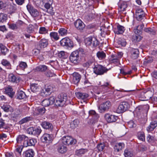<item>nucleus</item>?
I'll use <instances>...</instances> for the list:
<instances>
[{
    "instance_id": "5701e85b",
    "label": "nucleus",
    "mask_w": 157,
    "mask_h": 157,
    "mask_svg": "<svg viewBox=\"0 0 157 157\" xmlns=\"http://www.w3.org/2000/svg\"><path fill=\"white\" fill-rule=\"evenodd\" d=\"M45 110L44 107L36 108L34 111V115L35 116L42 115L45 113Z\"/></svg>"
},
{
    "instance_id": "4c0bfd02",
    "label": "nucleus",
    "mask_w": 157,
    "mask_h": 157,
    "mask_svg": "<svg viewBox=\"0 0 157 157\" xmlns=\"http://www.w3.org/2000/svg\"><path fill=\"white\" fill-rule=\"evenodd\" d=\"M79 123L78 120L75 119L71 123L70 127L71 128L74 129L78 126Z\"/></svg>"
},
{
    "instance_id": "69168bd1",
    "label": "nucleus",
    "mask_w": 157,
    "mask_h": 157,
    "mask_svg": "<svg viewBox=\"0 0 157 157\" xmlns=\"http://www.w3.org/2000/svg\"><path fill=\"white\" fill-rule=\"evenodd\" d=\"M105 147V144L104 143H101L98 144L97 146V148L99 151H102Z\"/></svg>"
},
{
    "instance_id": "c85d7f7f",
    "label": "nucleus",
    "mask_w": 157,
    "mask_h": 157,
    "mask_svg": "<svg viewBox=\"0 0 157 157\" xmlns=\"http://www.w3.org/2000/svg\"><path fill=\"white\" fill-rule=\"evenodd\" d=\"M124 30V27L119 25L117 26L116 29H115L114 30V32L117 34H120L122 33Z\"/></svg>"
},
{
    "instance_id": "393cba45",
    "label": "nucleus",
    "mask_w": 157,
    "mask_h": 157,
    "mask_svg": "<svg viewBox=\"0 0 157 157\" xmlns=\"http://www.w3.org/2000/svg\"><path fill=\"white\" fill-rule=\"evenodd\" d=\"M81 76L78 73H75L73 74V82L76 85H77L79 82L81 78Z\"/></svg>"
},
{
    "instance_id": "f704fd0d",
    "label": "nucleus",
    "mask_w": 157,
    "mask_h": 157,
    "mask_svg": "<svg viewBox=\"0 0 157 157\" xmlns=\"http://www.w3.org/2000/svg\"><path fill=\"white\" fill-rule=\"evenodd\" d=\"M57 150L59 152L63 154L67 151V148L63 144L59 145L57 147Z\"/></svg>"
},
{
    "instance_id": "de8ad7c7",
    "label": "nucleus",
    "mask_w": 157,
    "mask_h": 157,
    "mask_svg": "<svg viewBox=\"0 0 157 157\" xmlns=\"http://www.w3.org/2000/svg\"><path fill=\"white\" fill-rule=\"evenodd\" d=\"M32 118L30 117H26L24 118H23L21 121H19V123L20 124H22L23 123H26L32 120Z\"/></svg>"
},
{
    "instance_id": "ea45409f",
    "label": "nucleus",
    "mask_w": 157,
    "mask_h": 157,
    "mask_svg": "<svg viewBox=\"0 0 157 157\" xmlns=\"http://www.w3.org/2000/svg\"><path fill=\"white\" fill-rule=\"evenodd\" d=\"M52 3H50V2H46L44 4V6L45 8L47 10V12L50 13L51 15H53L54 14V13L53 11H50L48 9H49L51 6Z\"/></svg>"
},
{
    "instance_id": "72a5a7b5",
    "label": "nucleus",
    "mask_w": 157,
    "mask_h": 157,
    "mask_svg": "<svg viewBox=\"0 0 157 157\" xmlns=\"http://www.w3.org/2000/svg\"><path fill=\"white\" fill-rule=\"evenodd\" d=\"M48 70V67L45 65H42L37 67L35 70L36 71L40 72H44Z\"/></svg>"
},
{
    "instance_id": "f257e3e1",
    "label": "nucleus",
    "mask_w": 157,
    "mask_h": 157,
    "mask_svg": "<svg viewBox=\"0 0 157 157\" xmlns=\"http://www.w3.org/2000/svg\"><path fill=\"white\" fill-rule=\"evenodd\" d=\"M153 95V90L151 88H148L141 91L139 95V97L141 100H147L151 98Z\"/></svg>"
},
{
    "instance_id": "ddd939ff",
    "label": "nucleus",
    "mask_w": 157,
    "mask_h": 157,
    "mask_svg": "<svg viewBox=\"0 0 157 157\" xmlns=\"http://www.w3.org/2000/svg\"><path fill=\"white\" fill-rule=\"evenodd\" d=\"M52 86L51 85H46L44 89H42L41 93V96H46L49 94V93L51 92L53 89Z\"/></svg>"
},
{
    "instance_id": "5fc2aeb1",
    "label": "nucleus",
    "mask_w": 157,
    "mask_h": 157,
    "mask_svg": "<svg viewBox=\"0 0 157 157\" xmlns=\"http://www.w3.org/2000/svg\"><path fill=\"white\" fill-rule=\"evenodd\" d=\"M124 155L125 157H132L133 153L128 149H125L124 151Z\"/></svg>"
},
{
    "instance_id": "680f3d73",
    "label": "nucleus",
    "mask_w": 157,
    "mask_h": 157,
    "mask_svg": "<svg viewBox=\"0 0 157 157\" xmlns=\"http://www.w3.org/2000/svg\"><path fill=\"white\" fill-rule=\"evenodd\" d=\"M34 27L31 24L29 25L27 28V31L29 33H33L34 32Z\"/></svg>"
},
{
    "instance_id": "3c124183",
    "label": "nucleus",
    "mask_w": 157,
    "mask_h": 157,
    "mask_svg": "<svg viewBox=\"0 0 157 157\" xmlns=\"http://www.w3.org/2000/svg\"><path fill=\"white\" fill-rule=\"evenodd\" d=\"M144 30L145 32L151 35H154L155 33V30L150 28H145Z\"/></svg>"
},
{
    "instance_id": "2eb2a0df",
    "label": "nucleus",
    "mask_w": 157,
    "mask_h": 157,
    "mask_svg": "<svg viewBox=\"0 0 157 157\" xmlns=\"http://www.w3.org/2000/svg\"><path fill=\"white\" fill-rule=\"evenodd\" d=\"M136 19L140 21L145 17V14L142 9H138L136 10Z\"/></svg>"
},
{
    "instance_id": "b1692460",
    "label": "nucleus",
    "mask_w": 157,
    "mask_h": 157,
    "mask_svg": "<svg viewBox=\"0 0 157 157\" xmlns=\"http://www.w3.org/2000/svg\"><path fill=\"white\" fill-rule=\"evenodd\" d=\"M35 155V152L32 149H29L24 152L23 154L24 157H33Z\"/></svg>"
},
{
    "instance_id": "412c9836",
    "label": "nucleus",
    "mask_w": 157,
    "mask_h": 157,
    "mask_svg": "<svg viewBox=\"0 0 157 157\" xmlns=\"http://www.w3.org/2000/svg\"><path fill=\"white\" fill-rule=\"evenodd\" d=\"M5 92L11 98H12L15 95V92L13 91L12 88L10 86L5 88Z\"/></svg>"
},
{
    "instance_id": "e433bc0d",
    "label": "nucleus",
    "mask_w": 157,
    "mask_h": 157,
    "mask_svg": "<svg viewBox=\"0 0 157 157\" xmlns=\"http://www.w3.org/2000/svg\"><path fill=\"white\" fill-rule=\"evenodd\" d=\"M30 88L32 91L34 93L38 92L40 90V86L36 84H32Z\"/></svg>"
},
{
    "instance_id": "603ef678",
    "label": "nucleus",
    "mask_w": 157,
    "mask_h": 157,
    "mask_svg": "<svg viewBox=\"0 0 157 157\" xmlns=\"http://www.w3.org/2000/svg\"><path fill=\"white\" fill-rule=\"evenodd\" d=\"M58 32L61 36H65L67 34V30L64 28H61L59 29Z\"/></svg>"
},
{
    "instance_id": "4be33fe9",
    "label": "nucleus",
    "mask_w": 157,
    "mask_h": 157,
    "mask_svg": "<svg viewBox=\"0 0 157 157\" xmlns=\"http://www.w3.org/2000/svg\"><path fill=\"white\" fill-rule=\"evenodd\" d=\"M48 45V40L45 38L41 39L39 41L38 45L41 48L46 47Z\"/></svg>"
},
{
    "instance_id": "0e129e2a",
    "label": "nucleus",
    "mask_w": 157,
    "mask_h": 157,
    "mask_svg": "<svg viewBox=\"0 0 157 157\" xmlns=\"http://www.w3.org/2000/svg\"><path fill=\"white\" fill-rule=\"evenodd\" d=\"M24 147L23 146V145L18 146L16 149V151L18 152L19 155H21V151Z\"/></svg>"
},
{
    "instance_id": "338daca9",
    "label": "nucleus",
    "mask_w": 157,
    "mask_h": 157,
    "mask_svg": "<svg viewBox=\"0 0 157 157\" xmlns=\"http://www.w3.org/2000/svg\"><path fill=\"white\" fill-rule=\"evenodd\" d=\"M139 149L142 151H146L147 149V147L145 145L143 144H140L138 145Z\"/></svg>"
},
{
    "instance_id": "4d7b16f0",
    "label": "nucleus",
    "mask_w": 157,
    "mask_h": 157,
    "mask_svg": "<svg viewBox=\"0 0 157 157\" xmlns=\"http://www.w3.org/2000/svg\"><path fill=\"white\" fill-rule=\"evenodd\" d=\"M48 30L44 27H41L40 28L39 33L41 34L48 33Z\"/></svg>"
},
{
    "instance_id": "58836bf2",
    "label": "nucleus",
    "mask_w": 157,
    "mask_h": 157,
    "mask_svg": "<svg viewBox=\"0 0 157 157\" xmlns=\"http://www.w3.org/2000/svg\"><path fill=\"white\" fill-rule=\"evenodd\" d=\"M99 117V116L98 114H96V115L93 116L92 119L90 120V124H94L98 121Z\"/></svg>"
},
{
    "instance_id": "13d9d810",
    "label": "nucleus",
    "mask_w": 157,
    "mask_h": 157,
    "mask_svg": "<svg viewBox=\"0 0 157 157\" xmlns=\"http://www.w3.org/2000/svg\"><path fill=\"white\" fill-rule=\"evenodd\" d=\"M75 51L78 53V55L79 57V56L81 57L84 56V55H85V52L82 48H79L78 50Z\"/></svg>"
},
{
    "instance_id": "7c9ffc66",
    "label": "nucleus",
    "mask_w": 157,
    "mask_h": 157,
    "mask_svg": "<svg viewBox=\"0 0 157 157\" xmlns=\"http://www.w3.org/2000/svg\"><path fill=\"white\" fill-rule=\"evenodd\" d=\"M95 60L94 58L91 56L90 57L89 59L87 62L83 64V66L85 67L88 68L92 64L94 61Z\"/></svg>"
},
{
    "instance_id": "6ab92c4d",
    "label": "nucleus",
    "mask_w": 157,
    "mask_h": 157,
    "mask_svg": "<svg viewBox=\"0 0 157 157\" xmlns=\"http://www.w3.org/2000/svg\"><path fill=\"white\" fill-rule=\"evenodd\" d=\"M147 140L148 142L152 145H155L157 143V140L155 136L148 135L147 137Z\"/></svg>"
},
{
    "instance_id": "0eeeda50",
    "label": "nucleus",
    "mask_w": 157,
    "mask_h": 157,
    "mask_svg": "<svg viewBox=\"0 0 157 157\" xmlns=\"http://www.w3.org/2000/svg\"><path fill=\"white\" fill-rule=\"evenodd\" d=\"M74 25L77 29L80 32H82L85 26L84 23L79 19H77L74 22Z\"/></svg>"
},
{
    "instance_id": "c756f323",
    "label": "nucleus",
    "mask_w": 157,
    "mask_h": 157,
    "mask_svg": "<svg viewBox=\"0 0 157 157\" xmlns=\"http://www.w3.org/2000/svg\"><path fill=\"white\" fill-rule=\"evenodd\" d=\"M109 60L111 63L118 64L119 62V59L117 57V55H112L109 58Z\"/></svg>"
},
{
    "instance_id": "bf43d9fd",
    "label": "nucleus",
    "mask_w": 157,
    "mask_h": 157,
    "mask_svg": "<svg viewBox=\"0 0 157 157\" xmlns=\"http://www.w3.org/2000/svg\"><path fill=\"white\" fill-rule=\"evenodd\" d=\"M41 131L42 130L40 127L37 128H34L33 135H39L41 133Z\"/></svg>"
},
{
    "instance_id": "37998d69",
    "label": "nucleus",
    "mask_w": 157,
    "mask_h": 157,
    "mask_svg": "<svg viewBox=\"0 0 157 157\" xmlns=\"http://www.w3.org/2000/svg\"><path fill=\"white\" fill-rule=\"evenodd\" d=\"M153 61V59L151 57H148L146 58L144 61V64L147 65L148 64L152 63Z\"/></svg>"
},
{
    "instance_id": "4468645a",
    "label": "nucleus",
    "mask_w": 157,
    "mask_h": 157,
    "mask_svg": "<svg viewBox=\"0 0 157 157\" xmlns=\"http://www.w3.org/2000/svg\"><path fill=\"white\" fill-rule=\"evenodd\" d=\"M105 118L108 122L112 123L116 121L118 119V117L114 115L106 113L105 114Z\"/></svg>"
},
{
    "instance_id": "423d86ee",
    "label": "nucleus",
    "mask_w": 157,
    "mask_h": 157,
    "mask_svg": "<svg viewBox=\"0 0 157 157\" xmlns=\"http://www.w3.org/2000/svg\"><path fill=\"white\" fill-rule=\"evenodd\" d=\"M111 106L110 102L106 101L101 104L98 107V109L100 113H104L107 111Z\"/></svg>"
},
{
    "instance_id": "79ce46f5",
    "label": "nucleus",
    "mask_w": 157,
    "mask_h": 157,
    "mask_svg": "<svg viewBox=\"0 0 157 157\" xmlns=\"http://www.w3.org/2000/svg\"><path fill=\"white\" fill-rule=\"evenodd\" d=\"M127 7V5L126 2H123L119 6V10L120 11H123L125 10Z\"/></svg>"
},
{
    "instance_id": "6e6d98bb",
    "label": "nucleus",
    "mask_w": 157,
    "mask_h": 157,
    "mask_svg": "<svg viewBox=\"0 0 157 157\" xmlns=\"http://www.w3.org/2000/svg\"><path fill=\"white\" fill-rule=\"evenodd\" d=\"M47 70V71L45 73V75L47 77H51L56 75L50 70L48 69Z\"/></svg>"
},
{
    "instance_id": "a878e982",
    "label": "nucleus",
    "mask_w": 157,
    "mask_h": 157,
    "mask_svg": "<svg viewBox=\"0 0 157 157\" xmlns=\"http://www.w3.org/2000/svg\"><path fill=\"white\" fill-rule=\"evenodd\" d=\"M157 126V121H152L150 125L147 128V130L148 132L153 131Z\"/></svg>"
},
{
    "instance_id": "052dcab7",
    "label": "nucleus",
    "mask_w": 157,
    "mask_h": 157,
    "mask_svg": "<svg viewBox=\"0 0 157 157\" xmlns=\"http://www.w3.org/2000/svg\"><path fill=\"white\" fill-rule=\"evenodd\" d=\"M41 105L43 106L46 107L49 106L50 105V104L49 100L48 99H45L42 101Z\"/></svg>"
},
{
    "instance_id": "774afa93",
    "label": "nucleus",
    "mask_w": 157,
    "mask_h": 157,
    "mask_svg": "<svg viewBox=\"0 0 157 157\" xmlns=\"http://www.w3.org/2000/svg\"><path fill=\"white\" fill-rule=\"evenodd\" d=\"M8 25L10 28L13 30L17 29L18 28L17 25L15 24L10 23Z\"/></svg>"
},
{
    "instance_id": "8fccbe9b",
    "label": "nucleus",
    "mask_w": 157,
    "mask_h": 157,
    "mask_svg": "<svg viewBox=\"0 0 157 157\" xmlns=\"http://www.w3.org/2000/svg\"><path fill=\"white\" fill-rule=\"evenodd\" d=\"M2 109L4 111L8 112L11 111L12 109V107L9 105H5L2 106Z\"/></svg>"
},
{
    "instance_id": "f3484780",
    "label": "nucleus",
    "mask_w": 157,
    "mask_h": 157,
    "mask_svg": "<svg viewBox=\"0 0 157 157\" xmlns=\"http://www.w3.org/2000/svg\"><path fill=\"white\" fill-rule=\"evenodd\" d=\"M8 80L11 82L17 83L20 81V78L13 74H10L8 76Z\"/></svg>"
},
{
    "instance_id": "9d476101",
    "label": "nucleus",
    "mask_w": 157,
    "mask_h": 157,
    "mask_svg": "<svg viewBox=\"0 0 157 157\" xmlns=\"http://www.w3.org/2000/svg\"><path fill=\"white\" fill-rule=\"evenodd\" d=\"M70 59L71 62L75 63H78L79 62V57L76 51H74L71 53L70 56Z\"/></svg>"
},
{
    "instance_id": "a18cd8bd",
    "label": "nucleus",
    "mask_w": 157,
    "mask_h": 157,
    "mask_svg": "<svg viewBox=\"0 0 157 157\" xmlns=\"http://www.w3.org/2000/svg\"><path fill=\"white\" fill-rule=\"evenodd\" d=\"M137 136L138 138L142 141L145 140V135L144 132H139L137 133Z\"/></svg>"
},
{
    "instance_id": "c9c22d12",
    "label": "nucleus",
    "mask_w": 157,
    "mask_h": 157,
    "mask_svg": "<svg viewBox=\"0 0 157 157\" xmlns=\"http://www.w3.org/2000/svg\"><path fill=\"white\" fill-rule=\"evenodd\" d=\"M1 63L7 69H11V65L10 63V62L7 60L5 59H2L1 61Z\"/></svg>"
},
{
    "instance_id": "9b49d317",
    "label": "nucleus",
    "mask_w": 157,
    "mask_h": 157,
    "mask_svg": "<svg viewBox=\"0 0 157 157\" xmlns=\"http://www.w3.org/2000/svg\"><path fill=\"white\" fill-rule=\"evenodd\" d=\"M37 143L36 140L33 138L29 139L27 136V140L24 143V147H27L28 146H34Z\"/></svg>"
},
{
    "instance_id": "20e7f679",
    "label": "nucleus",
    "mask_w": 157,
    "mask_h": 157,
    "mask_svg": "<svg viewBox=\"0 0 157 157\" xmlns=\"http://www.w3.org/2000/svg\"><path fill=\"white\" fill-rule=\"evenodd\" d=\"M67 99V96L66 94H61L59 95L56 100L55 105L56 106H62L65 104Z\"/></svg>"
},
{
    "instance_id": "864d4df0",
    "label": "nucleus",
    "mask_w": 157,
    "mask_h": 157,
    "mask_svg": "<svg viewBox=\"0 0 157 157\" xmlns=\"http://www.w3.org/2000/svg\"><path fill=\"white\" fill-rule=\"evenodd\" d=\"M0 49L2 54L4 55H5L8 51L6 47L2 45L0 46Z\"/></svg>"
},
{
    "instance_id": "6e6552de",
    "label": "nucleus",
    "mask_w": 157,
    "mask_h": 157,
    "mask_svg": "<svg viewBox=\"0 0 157 157\" xmlns=\"http://www.w3.org/2000/svg\"><path fill=\"white\" fill-rule=\"evenodd\" d=\"M26 7L28 11L32 17H36L39 15V13L38 10L34 8L31 5L28 4Z\"/></svg>"
},
{
    "instance_id": "49530a36",
    "label": "nucleus",
    "mask_w": 157,
    "mask_h": 157,
    "mask_svg": "<svg viewBox=\"0 0 157 157\" xmlns=\"http://www.w3.org/2000/svg\"><path fill=\"white\" fill-rule=\"evenodd\" d=\"M7 19V17L6 14L2 13H0V22L6 21Z\"/></svg>"
},
{
    "instance_id": "7ed1b4c3",
    "label": "nucleus",
    "mask_w": 157,
    "mask_h": 157,
    "mask_svg": "<svg viewBox=\"0 0 157 157\" xmlns=\"http://www.w3.org/2000/svg\"><path fill=\"white\" fill-rule=\"evenodd\" d=\"M84 43L86 46H90L92 47H96L99 45V42L97 39L91 36L86 38Z\"/></svg>"
},
{
    "instance_id": "aec40b11",
    "label": "nucleus",
    "mask_w": 157,
    "mask_h": 157,
    "mask_svg": "<svg viewBox=\"0 0 157 157\" xmlns=\"http://www.w3.org/2000/svg\"><path fill=\"white\" fill-rule=\"evenodd\" d=\"M41 125L43 128L52 130L53 129V126L52 124L49 122L44 121L42 123Z\"/></svg>"
},
{
    "instance_id": "f8f14e48",
    "label": "nucleus",
    "mask_w": 157,
    "mask_h": 157,
    "mask_svg": "<svg viewBox=\"0 0 157 157\" xmlns=\"http://www.w3.org/2000/svg\"><path fill=\"white\" fill-rule=\"evenodd\" d=\"M128 103L125 102L121 103L119 105L117 109L118 113H122L125 111L128 108Z\"/></svg>"
},
{
    "instance_id": "e2e57ef3",
    "label": "nucleus",
    "mask_w": 157,
    "mask_h": 157,
    "mask_svg": "<svg viewBox=\"0 0 157 157\" xmlns=\"http://www.w3.org/2000/svg\"><path fill=\"white\" fill-rule=\"evenodd\" d=\"M19 65L21 69L22 70H24L27 67V65L26 64V63L24 62H21L19 64Z\"/></svg>"
},
{
    "instance_id": "09e8293b",
    "label": "nucleus",
    "mask_w": 157,
    "mask_h": 157,
    "mask_svg": "<svg viewBox=\"0 0 157 157\" xmlns=\"http://www.w3.org/2000/svg\"><path fill=\"white\" fill-rule=\"evenodd\" d=\"M50 35L51 38H53L56 40H58L59 39V37L57 33L55 32H51Z\"/></svg>"
},
{
    "instance_id": "39448f33",
    "label": "nucleus",
    "mask_w": 157,
    "mask_h": 157,
    "mask_svg": "<svg viewBox=\"0 0 157 157\" xmlns=\"http://www.w3.org/2000/svg\"><path fill=\"white\" fill-rule=\"evenodd\" d=\"M62 140L63 143L65 145H73L77 143L76 139L68 136L63 137Z\"/></svg>"
},
{
    "instance_id": "c03bdc74",
    "label": "nucleus",
    "mask_w": 157,
    "mask_h": 157,
    "mask_svg": "<svg viewBox=\"0 0 157 157\" xmlns=\"http://www.w3.org/2000/svg\"><path fill=\"white\" fill-rule=\"evenodd\" d=\"M97 56L99 59H102L105 58L106 54L103 52L99 51L97 53Z\"/></svg>"
},
{
    "instance_id": "cd10ccee",
    "label": "nucleus",
    "mask_w": 157,
    "mask_h": 157,
    "mask_svg": "<svg viewBox=\"0 0 157 157\" xmlns=\"http://www.w3.org/2000/svg\"><path fill=\"white\" fill-rule=\"evenodd\" d=\"M124 147V144L123 143H116L114 147L115 151L119 152L120 151L123 149Z\"/></svg>"
},
{
    "instance_id": "a211bd4d",
    "label": "nucleus",
    "mask_w": 157,
    "mask_h": 157,
    "mask_svg": "<svg viewBox=\"0 0 157 157\" xmlns=\"http://www.w3.org/2000/svg\"><path fill=\"white\" fill-rule=\"evenodd\" d=\"M27 136L24 135H19L18 136L16 139L17 143L18 144H21L23 142V144L24 146V143L27 140Z\"/></svg>"
},
{
    "instance_id": "473e14b6",
    "label": "nucleus",
    "mask_w": 157,
    "mask_h": 157,
    "mask_svg": "<svg viewBox=\"0 0 157 157\" xmlns=\"http://www.w3.org/2000/svg\"><path fill=\"white\" fill-rule=\"evenodd\" d=\"M76 97L79 99H84L88 97V95L86 93L78 92L75 93Z\"/></svg>"
},
{
    "instance_id": "2f4dec72",
    "label": "nucleus",
    "mask_w": 157,
    "mask_h": 157,
    "mask_svg": "<svg viewBox=\"0 0 157 157\" xmlns=\"http://www.w3.org/2000/svg\"><path fill=\"white\" fill-rule=\"evenodd\" d=\"M88 151V150L87 149H81L77 150L76 151L75 154L77 156L81 157Z\"/></svg>"
},
{
    "instance_id": "dca6fc26",
    "label": "nucleus",
    "mask_w": 157,
    "mask_h": 157,
    "mask_svg": "<svg viewBox=\"0 0 157 157\" xmlns=\"http://www.w3.org/2000/svg\"><path fill=\"white\" fill-rule=\"evenodd\" d=\"M53 136L52 134L45 133L41 137V140L44 143H50L52 140Z\"/></svg>"
},
{
    "instance_id": "1a4fd4ad",
    "label": "nucleus",
    "mask_w": 157,
    "mask_h": 157,
    "mask_svg": "<svg viewBox=\"0 0 157 157\" xmlns=\"http://www.w3.org/2000/svg\"><path fill=\"white\" fill-rule=\"evenodd\" d=\"M60 44L62 46H68L70 47L73 46V43L70 39L67 37H65L62 39L60 42Z\"/></svg>"
},
{
    "instance_id": "f03ea898",
    "label": "nucleus",
    "mask_w": 157,
    "mask_h": 157,
    "mask_svg": "<svg viewBox=\"0 0 157 157\" xmlns=\"http://www.w3.org/2000/svg\"><path fill=\"white\" fill-rule=\"evenodd\" d=\"M93 72L97 75H102L107 73L109 69L100 64L94 65L93 67Z\"/></svg>"
},
{
    "instance_id": "a19ab883",
    "label": "nucleus",
    "mask_w": 157,
    "mask_h": 157,
    "mask_svg": "<svg viewBox=\"0 0 157 157\" xmlns=\"http://www.w3.org/2000/svg\"><path fill=\"white\" fill-rule=\"evenodd\" d=\"M17 98L19 99H23L26 97L25 93L23 91L20 90L18 92L17 94Z\"/></svg>"
},
{
    "instance_id": "bb28decb",
    "label": "nucleus",
    "mask_w": 157,
    "mask_h": 157,
    "mask_svg": "<svg viewBox=\"0 0 157 157\" xmlns=\"http://www.w3.org/2000/svg\"><path fill=\"white\" fill-rule=\"evenodd\" d=\"M131 57L133 59H137L139 56V50L137 48H133L131 50Z\"/></svg>"
}]
</instances>
